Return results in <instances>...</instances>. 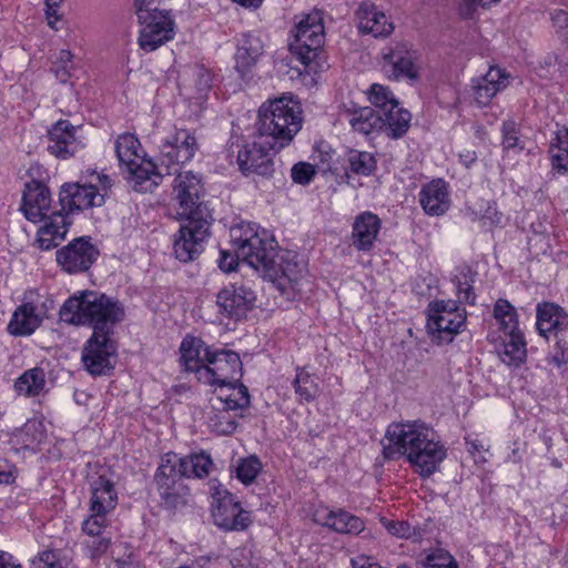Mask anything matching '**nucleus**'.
<instances>
[{
  "label": "nucleus",
  "instance_id": "f257e3e1",
  "mask_svg": "<svg viewBox=\"0 0 568 568\" xmlns=\"http://www.w3.org/2000/svg\"><path fill=\"white\" fill-rule=\"evenodd\" d=\"M383 454L386 459L406 456L423 477L433 475L447 456L437 433L424 422L393 423L387 427Z\"/></svg>",
  "mask_w": 568,
  "mask_h": 568
},
{
  "label": "nucleus",
  "instance_id": "f03ea898",
  "mask_svg": "<svg viewBox=\"0 0 568 568\" xmlns=\"http://www.w3.org/2000/svg\"><path fill=\"white\" fill-rule=\"evenodd\" d=\"M60 321L69 325H89L93 333L112 334L124 317L123 306L105 294L84 291L69 297L59 311Z\"/></svg>",
  "mask_w": 568,
  "mask_h": 568
},
{
  "label": "nucleus",
  "instance_id": "7ed1b4c3",
  "mask_svg": "<svg viewBox=\"0 0 568 568\" xmlns=\"http://www.w3.org/2000/svg\"><path fill=\"white\" fill-rule=\"evenodd\" d=\"M301 128L300 106L285 97L270 101L260 108L256 136L265 139L270 146L278 151L293 140Z\"/></svg>",
  "mask_w": 568,
  "mask_h": 568
},
{
  "label": "nucleus",
  "instance_id": "20e7f679",
  "mask_svg": "<svg viewBox=\"0 0 568 568\" xmlns=\"http://www.w3.org/2000/svg\"><path fill=\"white\" fill-rule=\"evenodd\" d=\"M233 248L245 263L264 273L277 256V243L265 229L254 223H242L231 230Z\"/></svg>",
  "mask_w": 568,
  "mask_h": 568
},
{
  "label": "nucleus",
  "instance_id": "39448f33",
  "mask_svg": "<svg viewBox=\"0 0 568 568\" xmlns=\"http://www.w3.org/2000/svg\"><path fill=\"white\" fill-rule=\"evenodd\" d=\"M210 399L204 410L207 427L217 435H230L237 427V419L243 417V410L250 406L251 398L247 387L243 384L227 388Z\"/></svg>",
  "mask_w": 568,
  "mask_h": 568
},
{
  "label": "nucleus",
  "instance_id": "423d86ee",
  "mask_svg": "<svg viewBox=\"0 0 568 568\" xmlns=\"http://www.w3.org/2000/svg\"><path fill=\"white\" fill-rule=\"evenodd\" d=\"M381 71L390 81L416 83L422 75L420 53L406 41L385 45L379 53Z\"/></svg>",
  "mask_w": 568,
  "mask_h": 568
},
{
  "label": "nucleus",
  "instance_id": "0eeeda50",
  "mask_svg": "<svg viewBox=\"0 0 568 568\" xmlns=\"http://www.w3.org/2000/svg\"><path fill=\"white\" fill-rule=\"evenodd\" d=\"M292 33L293 39L288 44L291 53L305 67L310 65L318 57L324 44L322 12L315 10L302 16Z\"/></svg>",
  "mask_w": 568,
  "mask_h": 568
},
{
  "label": "nucleus",
  "instance_id": "6e6552de",
  "mask_svg": "<svg viewBox=\"0 0 568 568\" xmlns=\"http://www.w3.org/2000/svg\"><path fill=\"white\" fill-rule=\"evenodd\" d=\"M427 312L428 333L438 344L450 343L466 327L467 313L456 301H435Z\"/></svg>",
  "mask_w": 568,
  "mask_h": 568
},
{
  "label": "nucleus",
  "instance_id": "1a4fd4ad",
  "mask_svg": "<svg viewBox=\"0 0 568 568\" xmlns=\"http://www.w3.org/2000/svg\"><path fill=\"white\" fill-rule=\"evenodd\" d=\"M537 329L547 339L555 338L557 351L551 355V363L561 366L568 362V314L555 303L545 302L537 305Z\"/></svg>",
  "mask_w": 568,
  "mask_h": 568
},
{
  "label": "nucleus",
  "instance_id": "9d476101",
  "mask_svg": "<svg viewBox=\"0 0 568 568\" xmlns=\"http://www.w3.org/2000/svg\"><path fill=\"white\" fill-rule=\"evenodd\" d=\"M242 362L237 353L230 349L205 348V365L199 371V381L209 385L239 386Z\"/></svg>",
  "mask_w": 568,
  "mask_h": 568
},
{
  "label": "nucleus",
  "instance_id": "9b49d317",
  "mask_svg": "<svg viewBox=\"0 0 568 568\" xmlns=\"http://www.w3.org/2000/svg\"><path fill=\"white\" fill-rule=\"evenodd\" d=\"M173 199L182 219H204L212 221L209 209L200 201L203 195L201 178L192 171L178 170L173 180Z\"/></svg>",
  "mask_w": 568,
  "mask_h": 568
},
{
  "label": "nucleus",
  "instance_id": "f8f14e48",
  "mask_svg": "<svg viewBox=\"0 0 568 568\" xmlns=\"http://www.w3.org/2000/svg\"><path fill=\"white\" fill-rule=\"evenodd\" d=\"M263 276L272 282L276 288L290 298H294V293L300 281L306 274V265L298 258L294 252L285 251L274 258V262L267 266Z\"/></svg>",
  "mask_w": 568,
  "mask_h": 568
},
{
  "label": "nucleus",
  "instance_id": "ddd939ff",
  "mask_svg": "<svg viewBox=\"0 0 568 568\" xmlns=\"http://www.w3.org/2000/svg\"><path fill=\"white\" fill-rule=\"evenodd\" d=\"M37 291L24 294L22 303L14 310L8 324V332L12 336H29L48 317V311L52 307V301H39Z\"/></svg>",
  "mask_w": 568,
  "mask_h": 568
},
{
  "label": "nucleus",
  "instance_id": "4468645a",
  "mask_svg": "<svg viewBox=\"0 0 568 568\" xmlns=\"http://www.w3.org/2000/svg\"><path fill=\"white\" fill-rule=\"evenodd\" d=\"M186 224L181 225L173 243V253L181 262H190L200 256L204 250V242L210 236L211 222L204 219H185Z\"/></svg>",
  "mask_w": 568,
  "mask_h": 568
},
{
  "label": "nucleus",
  "instance_id": "2eb2a0df",
  "mask_svg": "<svg viewBox=\"0 0 568 568\" xmlns=\"http://www.w3.org/2000/svg\"><path fill=\"white\" fill-rule=\"evenodd\" d=\"M199 145L195 136L187 130L179 129L161 145V166L166 168L168 175L175 174L181 164L195 155Z\"/></svg>",
  "mask_w": 568,
  "mask_h": 568
},
{
  "label": "nucleus",
  "instance_id": "dca6fc26",
  "mask_svg": "<svg viewBox=\"0 0 568 568\" xmlns=\"http://www.w3.org/2000/svg\"><path fill=\"white\" fill-rule=\"evenodd\" d=\"M111 334L95 333L87 341L82 351V362L91 375H104L113 368L112 359L116 354V345Z\"/></svg>",
  "mask_w": 568,
  "mask_h": 568
},
{
  "label": "nucleus",
  "instance_id": "f3484780",
  "mask_svg": "<svg viewBox=\"0 0 568 568\" xmlns=\"http://www.w3.org/2000/svg\"><path fill=\"white\" fill-rule=\"evenodd\" d=\"M271 151L277 152L274 146H270L265 139L255 136V140L244 145L237 154L240 170L248 175L255 173L261 176H271L274 171V163L271 158Z\"/></svg>",
  "mask_w": 568,
  "mask_h": 568
},
{
  "label": "nucleus",
  "instance_id": "a211bd4d",
  "mask_svg": "<svg viewBox=\"0 0 568 568\" xmlns=\"http://www.w3.org/2000/svg\"><path fill=\"white\" fill-rule=\"evenodd\" d=\"M104 202V194L93 185L80 183H67L62 185L59 194L61 213H72L93 206H101Z\"/></svg>",
  "mask_w": 568,
  "mask_h": 568
},
{
  "label": "nucleus",
  "instance_id": "6ab92c4d",
  "mask_svg": "<svg viewBox=\"0 0 568 568\" xmlns=\"http://www.w3.org/2000/svg\"><path fill=\"white\" fill-rule=\"evenodd\" d=\"M255 293L243 284H230L216 295L219 313L229 318L244 317L255 302Z\"/></svg>",
  "mask_w": 568,
  "mask_h": 568
},
{
  "label": "nucleus",
  "instance_id": "aec40b11",
  "mask_svg": "<svg viewBox=\"0 0 568 568\" xmlns=\"http://www.w3.org/2000/svg\"><path fill=\"white\" fill-rule=\"evenodd\" d=\"M212 516L216 526L224 530H244L251 524V515L229 491L215 499Z\"/></svg>",
  "mask_w": 568,
  "mask_h": 568
},
{
  "label": "nucleus",
  "instance_id": "412c9836",
  "mask_svg": "<svg viewBox=\"0 0 568 568\" xmlns=\"http://www.w3.org/2000/svg\"><path fill=\"white\" fill-rule=\"evenodd\" d=\"M21 210L24 216L33 223L47 220L51 213L61 212V209L54 211L51 207V195L49 189L43 183L34 180L26 184Z\"/></svg>",
  "mask_w": 568,
  "mask_h": 568
},
{
  "label": "nucleus",
  "instance_id": "4be33fe9",
  "mask_svg": "<svg viewBox=\"0 0 568 568\" xmlns=\"http://www.w3.org/2000/svg\"><path fill=\"white\" fill-rule=\"evenodd\" d=\"M98 255L94 245L80 237L57 252V262L65 272L79 273L89 270Z\"/></svg>",
  "mask_w": 568,
  "mask_h": 568
},
{
  "label": "nucleus",
  "instance_id": "5701e85b",
  "mask_svg": "<svg viewBox=\"0 0 568 568\" xmlns=\"http://www.w3.org/2000/svg\"><path fill=\"white\" fill-rule=\"evenodd\" d=\"M139 23L141 24L139 45L146 52L156 50L174 37V21L169 12L139 21Z\"/></svg>",
  "mask_w": 568,
  "mask_h": 568
},
{
  "label": "nucleus",
  "instance_id": "b1692460",
  "mask_svg": "<svg viewBox=\"0 0 568 568\" xmlns=\"http://www.w3.org/2000/svg\"><path fill=\"white\" fill-rule=\"evenodd\" d=\"M75 132L77 129L69 121H58L49 130V152L61 159L73 155L81 148Z\"/></svg>",
  "mask_w": 568,
  "mask_h": 568
},
{
  "label": "nucleus",
  "instance_id": "393cba45",
  "mask_svg": "<svg viewBox=\"0 0 568 568\" xmlns=\"http://www.w3.org/2000/svg\"><path fill=\"white\" fill-rule=\"evenodd\" d=\"M314 521L341 534H359L364 530V521L343 509L336 511L325 507L317 508L314 513Z\"/></svg>",
  "mask_w": 568,
  "mask_h": 568
},
{
  "label": "nucleus",
  "instance_id": "a878e982",
  "mask_svg": "<svg viewBox=\"0 0 568 568\" xmlns=\"http://www.w3.org/2000/svg\"><path fill=\"white\" fill-rule=\"evenodd\" d=\"M108 525V514L98 510H89L88 517L82 521L83 534L92 538V541L88 542L92 558L102 556L110 546V537L103 535Z\"/></svg>",
  "mask_w": 568,
  "mask_h": 568
},
{
  "label": "nucleus",
  "instance_id": "bb28decb",
  "mask_svg": "<svg viewBox=\"0 0 568 568\" xmlns=\"http://www.w3.org/2000/svg\"><path fill=\"white\" fill-rule=\"evenodd\" d=\"M509 84V74L499 67H490L480 78L473 80L475 100L486 105L499 91Z\"/></svg>",
  "mask_w": 568,
  "mask_h": 568
},
{
  "label": "nucleus",
  "instance_id": "cd10ccee",
  "mask_svg": "<svg viewBox=\"0 0 568 568\" xmlns=\"http://www.w3.org/2000/svg\"><path fill=\"white\" fill-rule=\"evenodd\" d=\"M381 226V219L374 213L363 212L357 215L352 230V244L354 247L363 252L372 250Z\"/></svg>",
  "mask_w": 568,
  "mask_h": 568
},
{
  "label": "nucleus",
  "instance_id": "c85d7f7f",
  "mask_svg": "<svg viewBox=\"0 0 568 568\" xmlns=\"http://www.w3.org/2000/svg\"><path fill=\"white\" fill-rule=\"evenodd\" d=\"M264 43L254 33H243L237 39L235 70L244 78L256 64L263 53Z\"/></svg>",
  "mask_w": 568,
  "mask_h": 568
},
{
  "label": "nucleus",
  "instance_id": "c756f323",
  "mask_svg": "<svg viewBox=\"0 0 568 568\" xmlns=\"http://www.w3.org/2000/svg\"><path fill=\"white\" fill-rule=\"evenodd\" d=\"M358 30L375 38L387 37L393 30V22L375 4L363 3L357 10Z\"/></svg>",
  "mask_w": 568,
  "mask_h": 568
},
{
  "label": "nucleus",
  "instance_id": "7c9ffc66",
  "mask_svg": "<svg viewBox=\"0 0 568 568\" xmlns=\"http://www.w3.org/2000/svg\"><path fill=\"white\" fill-rule=\"evenodd\" d=\"M128 179L132 183L136 192H152L161 182L163 173L151 161L145 159H138L134 165L125 169Z\"/></svg>",
  "mask_w": 568,
  "mask_h": 568
},
{
  "label": "nucleus",
  "instance_id": "2f4dec72",
  "mask_svg": "<svg viewBox=\"0 0 568 568\" xmlns=\"http://www.w3.org/2000/svg\"><path fill=\"white\" fill-rule=\"evenodd\" d=\"M42 222L44 224L38 230L37 243L41 250L48 251L57 247L65 239L71 222L68 220L67 214L61 212L51 213Z\"/></svg>",
  "mask_w": 568,
  "mask_h": 568
},
{
  "label": "nucleus",
  "instance_id": "473e14b6",
  "mask_svg": "<svg viewBox=\"0 0 568 568\" xmlns=\"http://www.w3.org/2000/svg\"><path fill=\"white\" fill-rule=\"evenodd\" d=\"M419 202L428 215H443L449 207V194L443 180H433L423 186Z\"/></svg>",
  "mask_w": 568,
  "mask_h": 568
},
{
  "label": "nucleus",
  "instance_id": "72a5a7b5",
  "mask_svg": "<svg viewBox=\"0 0 568 568\" xmlns=\"http://www.w3.org/2000/svg\"><path fill=\"white\" fill-rule=\"evenodd\" d=\"M91 498L89 510H98V513L110 514L118 504V493L111 480L104 476H99L90 484Z\"/></svg>",
  "mask_w": 568,
  "mask_h": 568
},
{
  "label": "nucleus",
  "instance_id": "f704fd0d",
  "mask_svg": "<svg viewBox=\"0 0 568 568\" xmlns=\"http://www.w3.org/2000/svg\"><path fill=\"white\" fill-rule=\"evenodd\" d=\"M383 124L379 126L387 136L398 139L409 129L412 115L408 110L400 108L399 103L390 105L378 113Z\"/></svg>",
  "mask_w": 568,
  "mask_h": 568
},
{
  "label": "nucleus",
  "instance_id": "c9c22d12",
  "mask_svg": "<svg viewBox=\"0 0 568 568\" xmlns=\"http://www.w3.org/2000/svg\"><path fill=\"white\" fill-rule=\"evenodd\" d=\"M204 343L195 337H185L180 346L181 363L186 371L194 372L199 377V371L205 365Z\"/></svg>",
  "mask_w": 568,
  "mask_h": 568
},
{
  "label": "nucleus",
  "instance_id": "e433bc0d",
  "mask_svg": "<svg viewBox=\"0 0 568 568\" xmlns=\"http://www.w3.org/2000/svg\"><path fill=\"white\" fill-rule=\"evenodd\" d=\"M347 116L348 123L353 130L363 135H368L374 131H381L379 126L383 124L378 113L375 112V109L372 106L348 111Z\"/></svg>",
  "mask_w": 568,
  "mask_h": 568
},
{
  "label": "nucleus",
  "instance_id": "4c0bfd02",
  "mask_svg": "<svg viewBox=\"0 0 568 568\" xmlns=\"http://www.w3.org/2000/svg\"><path fill=\"white\" fill-rule=\"evenodd\" d=\"M115 153L122 169L134 165L138 159H142L141 143L131 133L120 134L115 141Z\"/></svg>",
  "mask_w": 568,
  "mask_h": 568
},
{
  "label": "nucleus",
  "instance_id": "58836bf2",
  "mask_svg": "<svg viewBox=\"0 0 568 568\" xmlns=\"http://www.w3.org/2000/svg\"><path fill=\"white\" fill-rule=\"evenodd\" d=\"M506 339L498 352L500 359L507 365L519 366L526 358V343L520 332L505 333Z\"/></svg>",
  "mask_w": 568,
  "mask_h": 568
},
{
  "label": "nucleus",
  "instance_id": "ea45409f",
  "mask_svg": "<svg viewBox=\"0 0 568 568\" xmlns=\"http://www.w3.org/2000/svg\"><path fill=\"white\" fill-rule=\"evenodd\" d=\"M181 457L175 453H166L162 458L155 474L156 486L169 485L175 481H183V466H181Z\"/></svg>",
  "mask_w": 568,
  "mask_h": 568
},
{
  "label": "nucleus",
  "instance_id": "a19ab883",
  "mask_svg": "<svg viewBox=\"0 0 568 568\" xmlns=\"http://www.w3.org/2000/svg\"><path fill=\"white\" fill-rule=\"evenodd\" d=\"M550 155L552 169L558 173L568 172V129H561L556 132V136L550 143Z\"/></svg>",
  "mask_w": 568,
  "mask_h": 568
},
{
  "label": "nucleus",
  "instance_id": "79ce46f5",
  "mask_svg": "<svg viewBox=\"0 0 568 568\" xmlns=\"http://www.w3.org/2000/svg\"><path fill=\"white\" fill-rule=\"evenodd\" d=\"M45 374L42 368L26 371L14 383L16 390L26 396H36L44 388Z\"/></svg>",
  "mask_w": 568,
  "mask_h": 568
},
{
  "label": "nucleus",
  "instance_id": "37998d69",
  "mask_svg": "<svg viewBox=\"0 0 568 568\" xmlns=\"http://www.w3.org/2000/svg\"><path fill=\"white\" fill-rule=\"evenodd\" d=\"M456 294L459 303L475 304L476 295L474 293L473 284L475 282V274L468 266H463L457 270L453 280Z\"/></svg>",
  "mask_w": 568,
  "mask_h": 568
},
{
  "label": "nucleus",
  "instance_id": "c03bdc74",
  "mask_svg": "<svg viewBox=\"0 0 568 568\" xmlns=\"http://www.w3.org/2000/svg\"><path fill=\"white\" fill-rule=\"evenodd\" d=\"M494 317L499 324V329L505 333L520 332L516 308L507 301L499 298L494 306Z\"/></svg>",
  "mask_w": 568,
  "mask_h": 568
},
{
  "label": "nucleus",
  "instance_id": "a18cd8bd",
  "mask_svg": "<svg viewBox=\"0 0 568 568\" xmlns=\"http://www.w3.org/2000/svg\"><path fill=\"white\" fill-rule=\"evenodd\" d=\"M185 477H206L212 466V459L210 455L205 453L193 454L181 458Z\"/></svg>",
  "mask_w": 568,
  "mask_h": 568
},
{
  "label": "nucleus",
  "instance_id": "49530a36",
  "mask_svg": "<svg viewBox=\"0 0 568 568\" xmlns=\"http://www.w3.org/2000/svg\"><path fill=\"white\" fill-rule=\"evenodd\" d=\"M162 505L168 509H176L185 504L184 497L187 493L183 481H175L158 487Z\"/></svg>",
  "mask_w": 568,
  "mask_h": 568
},
{
  "label": "nucleus",
  "instance_id": "de8ad7c7",
  "mask_svg": "<svg viewBox=\"0 0 568 568\" xmlns=\"http://www.w3.org/2000/svg\"><path fill=\"white\" fill-rule=\"evenodd\" d=\"M295 394L300 402H311L316 397L318 387L312 375L304 368H297L293 381Z\"/></svg>",
  "mask_w": 568,
  "mask_h": 568
},
{
  "label": "nucleus",
  "instance_id": "09e8293b",
  "mask_svg": "<svg viewBox=\"0 0 568 568\" xmlns=\"http://www.w3.org/2000/svg\"><path fill=\"white\" fill-rule=\"evenodd\" d=\"M347 163L349 170L359 175H369L376 168V160L369 152L351 150L347 153Z\"/></svg>",
  "mask_w": 568,
  "mask_h": 568
},
{
  "label": "nucleus",
  "instance_id": "8fccbe9b",
  "mask_svg": "<svg viewBox=\"0 0 568 568\" xmlns=\"http://www.w3.org/2000/svg\"><path fill=\"white\" fill-rule=\"evenodd\" d=\"M369 100L374 105L375 112L379 113L389 108L394 106L398 101L394 98L393 92L382 84H373L369 91Z\"/></svg>",
  "mask_w": 568,
  "mask_h": 568
},
{
  "label": "nucleus",
  "instance_id": "3c124183",
  "mask_svg": "<svg viewBox=\"0 0 568 568\" xmlns=\"http://www.w3.org/2000/svg\"><path fill=\"white\" fill-rule=\"evenodd\" d=\"M261 469L262 464L257 457L250 456L247 458H243L236 468L237 478L243 484L248 485L254 481Z\"/></svg>",
  "mask_w": 568,
  "mask_h": 568
},
{
  "label": "nucleus",
  "instance_id": "603ef678",
  "mask_svg": "<svg viewBox=\"0 0 568 568\" xmlns=\"http://www.w3.org/2000/svg\"><path fill=\"white\" fill-rule=\"evenodd\" d=\"M72 58L73 55L69 50H60L57 60L53 62L52 71L61 83H65L71 77Z\"/></svg>",
  "mask_w": 568,
  "mask_h": 568
},
{
  "label": "nucleus",
  "instance_id": "864d4df0",
  "mask_svg": "<svg viewBox=\"0 0 568 568\" xmlns=\"http://www.w3.org/2000/svg\"><path fill=\"white\" fill-rule=\"evenodd\" d=\"M162 0H134L135 13L139 21H145L168 11L160 9Z\"/></svg>",
  "mask_w": 568,
  "mask_h": 568
},
{
  "label": "nucleus",
  "instance_id": "5fc2aeb1",
  "mask_svg": "<svg viewBox=\"0 0 568 568\" xmlns=\"http://www.w3.org/2000/svg\"><path fill=\"white\" fill-rule=\"evenodd\" d=\"M423 568H458V564L449 552L437 549L427 555Z\"/></svg>",
  "mask_w": 568,
  "mask_h": 568
},
{
  "label": "nucleus",
  "instance_id": "6e6d98bb",
  "mask_svg": "<svg viewBox=\"0 0 568 568\" xmlns=\"http://www.w3.org/2000/svg\"><path fill=\"white\" fill-rule=\"evenodd\" d=\"M191 75L194 80V85L199 93V98H203L212 87L211 71L202 65H195L191 69Z\"/></svg>",
  "mask_w": 568,
  "mask_h": 568
},
{
  "label": "nucleus",
  "instance_id": "4d7b16f0",
  "mask_svg": "<svg viewBox=\"0 0 568 568\" xmlns=\"http://www.w3.org/2000/svg\"><path fill=\"white\" fill-rule=\"evenodd\" d=\"M315 175V168L307 162H298L293 165L291 170L292 180L295 183L306 185L308 184Z\"/></svg>",
  "mask_w": 568,
  "mask_h": 568
},
{
  "label": "nucleus",
  "instance_id": "13d9d810",
  "mask_svg": "<svg viewBox=\"0 0 568 568\" xmlns=\"http://www.w3.org/2000/svg\"><path fill=\"white\" fill-rule=\"evenodd\" d=\"M501 132H503L504 149H506V150H514V149L521 150L523 149V146L519 145L518 131L516 128V123L514 121L504 122Z\"/></svg>",
  "mask_w": 568,
  "mask_h": 568
},
{
  "label": "nucleus",
  "instance_id": "bf43d9fd",
  "mask_svg": "<svg viewBox=\"0 0 568 568\" xmlns=\"http://www.w3.org/2000/svg\"><path fill=\"white\" fill-rule=\"evenodd\" d=\"M382 524L385 527V529L393 536L399 537V538H406L410 536L412 527L406 521H398V520H389V519H382Z\"/></svg>",
  "mask_w": 568,
  "mask_h": 568
},
{
  "label": "nucleus",
  "instance_id": "052dcab7",
  "mask_svg": "<svg viewBox=\"0 0 568 568\" xmlns=\"http://www.w3.org/2000/svg\"><path fill=\"white\" fill-rule=\"evenodd\" d=\"M467 450L473 455L476 463H486L485 453H488L489 446L483 444L478 438L466 437Z\"/></svg>",
  "mask_w": 568,
  "mask_h": 568
},
{
  "label": "nucleus",
  "instance_id": "680f3d73",
  "mask_svg": "<svg viewBox=\"0 0 568 568\" xmlns=\"http://www.w3.org/2000/svg\"><path fill=\"white\" fill-rule=\"evenodd\" d=\"M64 0H45V16L48 24L53 30H59L57 23L61 19V14H59V8Z\"/></svg>",
  "mask_w": 568,
  "mask_h": 568
},
{
  "label": "nucleus",
  "instance_id": "e2e57ef3",
  "mask_svg": "<svg viewBox=\"0 0 568 568\" xmlns=\"http://www.w3.org/2000/svg\"><path fill=\"white\" fill-rule=\"evenodd\" d=\"M40 560L44 564L45 568H72L70 561L58 558V555L50 550L43 551Z\"/></svg>",
  "mask_w": 568,
  "mask_h": 568
},
{
  "label": "nucleus",
  "instance_id": "0e129e2a",
  "mask_svg": "<svg viewBox=\"0 0 568 568\" xmlns=\"http://www.w3.org/2000/svg\"><path fill=\"white\" fill-rule=\"evenodd\" d=\"M500 0H460V11L465 17H470L478 7H487L498 3Z\"/></svg>",
  "mask_w": 568,
  "mask_h": 568
},
{
  "label": "nucleus",
  "instance_id": "69168bd1",
  "mask_svg": "<svg viewBox=\"0 0 568 568\" xmlns=\"http://www.w3.org/2000/svg\"><path fill=\"white\" fill-rule=\"evenodd\" d=\"M480 219L487 220L490 224L497 225L501 222L503 214L497 211L496 204L487 202L485 211L477 213Z\"/></svg>",
  "mask_w": 568,
  "mask_h": 568
},
{
  "label": "nucleus",
  "instance_id": "338daca9",
  "mask_svg": "<svg viewBox=\"0 0 568 568\" xmlns=\"http://www.w3.org/2000/svg\"><path fill=\"white\" fill-rule=\"evenodd\" d=\"M239 260H241V257H237L236 253H235V255H232L231 253H229L226 251H221L219 266L223 272L229 273V272H232L235 270V267L239 264Z\"/></svg>",
  "mask_w": 568,
  "mask_h": 568
},
{
  "label": "nucleus",
  "instance_id": "774afa93",
  "mask_svg": "<svg viewBox=\"0 0 568 568\" xmlns=\"http://www.w3.org/2000/svg\"><path fill=\"white\" fill-rule=\"evenodd\" d=\"M551 21L558 30H564L568 27V12L561 9L551 12Z\"/></svg>",
  "mask_w": 568,
  "mask_h": 568
}]
</instances>
